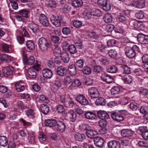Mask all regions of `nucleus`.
I'll return each mask as SVG.
<instances>
[{
	"label": "nucleus",
	"mask_w": 148,
	"mask_h": 148,
	"mask_svg": "<svg viewBox=\"0 0 148 148\" xmlns=\"http://www.w3.org/2000/svg\"><path fill=\"white\" fill-rule=\"evenodd\" d=\"M58 100L60 103L63 104L66 107L68 108H72L75 104V103L72 100L69 99L66 93L60 94Z\"/></svg>",
	"instance_id": "1"
},
{
	"label": "nucleus",
	"mask_w": 148,
	"mask_h": 148,
	"mask_svg": "<svg viewBox=\"0 0 148 148\" xmlns=\"http://www.w3.org/2000/svg\"><path fill=\"white\" fill-rule=\"evenodd\" d=\"M128 112L125 110L114 111L111 114V117L114 120L120 122L124 120V116L127 115Z\"/></svg>",
	"instance_id": "2"
},
{
	"label": "nucleus",
	"mask_w": 148,
	"mask_h": 148,
	"mask_svg": "<svg viewBox=\"0 0 148 148\" xmlns=\"http://www.w3.org/2000/svg\"><path fill=\"white\" fill-rule=\"evenodd\" d=\"M139 47L136 45L133 46L132 47H126L125 49L126 56L130 58H134L136 56V52H139Z\"/></svg>",
	"instance_id": "3"
},
{
	"label": "nucleus",
	"mask_w": 148,
	"mask_h": 148,
	"mask_svg": "<svg viewBox=\"0 0 148 148\" xmlns=\"http://www.w3.org/2000/svg\"><path fill=\"white\" fill-rule=\"evenodd\" d=\"M62 115L67 120H70L72 122L75 121L77 118V115L75 112L72 110H70L63 113Z\"/></svg>",
	"instance_id": "4"
},
{
	"label": "nucleus",
	"mask_w": 148,
	"mask_h": 148,
	"mask_svg": "<svg viewBox=\"0 0 148 148\" xmlns=\"http://www.w3.org/2000/svg\"><path fill=\"white\" fill-rule=\"evenodd\" d=\"M21 53L23 57V60L25 63L29 65L32 64L35 62V60L34 57L33 56L27 57V54L23 51H22Z\"/></svg>",
	"instance_id": "5"
},
{
	"label": "nucleus",
	"mask_w": 148,
	"mask_h": 148,
	"mask_svg": "<svg viewBox=\"0 0 148 148\" xmlns=\"http://www.w3.org/2000/svg\"><path fill=\"white\" fill-rule=\"evenodd\" d=\"M66 129V123L60 121H57L55 130L63 132Z\"/></svg>",
	"instance_id": "6"
},
{
	"label": "nucleus",
	"mask_w": 148,
	"mask_h": 148,
	"mask_svg": "<svg viewBox=\"0 0 148 148\" xmlns=\"http://www.w3.org/2000/svg\"><path fill=\"white\" fill-rule=\"evenodd\" d=\"M97 3L99 5L102 7L103 9L105 11H108L111 9V5L108 3L107 0H98Z\"/></svg>",
	"instance_id": "7"
},
{
	"label": "nucleus",
	"mask_w": 148,
	"mask_h": 148,
	"mask_svg": "<svg viewBox=\"0 0 148 148\" xmlns=\"http://www.w3.org/2000/svg\"><path fill=\"white\" fill-rule=\"evenodd\" d=\"M62 19V16L56 17L53 15L51 17V21L52 24L56 27L60 25L61 21Z\"/></svg>",
	"instance_id": "8"
},
{
	"label": "nucleus",
	"mask_w": 148,
	"mask_h": 148,
	"mask_svg": "<svg viewBox=\"0 0 148 148\" xmlns=\"http://www.w3.org/2000/svg\"><path fill=\"white\" fill-rule=\"evenodd\" d=\"M89 96L91 98H96L98 97L99 94L98 90L94 87L88 89Z\"/></svg>",
	"instance_id": "9"
},
{
	"label": "nucleus",
	"mask_w": 148,
	"mask_h": 148,
	"mask_svg": "<svg viewBox=\"0 0 148 148\" xmlns=\"http://www.w3.org/2000/svg\"><path fill=\"white\" fill-rule=\"evenodd\" d=\"M77 101L80 104L84 106L87 105L88 101L85 96L82 94L78 95L76 97Z\"/></svg>",
	"instance_id": "10"
},
{
	"label": "nucleus",
	"mask_w": 148,
	"mask_h": 148,
	"mask_svg": "<svg viewBox=\"0 0 148 148\" xmlns=\"http://www.w3.org/2000/svg\"><path fill=\"white\" fill-rule=\"evenodd\" d=\"M130 23L133 24L134 27L138 30H143L145 29L144 26L141 22L134 20L131 21Z\"/></svg>",
	"instance_id": "11"
},
{
	"label": "nucleus",
	"mask_w": 148,
	"mask_h": 148,
	"mask_svg": "<svg viewBox=\"0 0 148 148\" xmlns=\"http://www.w3.org/2000/svg\"><path fill=\"white\" fill-rule=\"evenodd\" d=\"M39 20L40 23L44 26L48 27L49 25L50 24L47 18L44 14H40L39 18Z\"/></svg>",
	"instance_id": "12"
},
{
	"label": "nucleus",
	"mask_w": 148,
	"mask_h": 148,
	"mask_svg": "<svg viewBox=\"0 0 148 148\" xmlns=\"http://www.w3.org/2000/svg\"><path fill=\"white\" fill-rule=\"evenodd\" d=\"M137 40L138 42L143 44H148V36L142 34H140L137 36Z\"/></svg>",
	"instance_id": "13"
},
{
	"label": "nucleus",
	"mask_w": 148,
	"mask_h": 148,
	"mask_svg": "<svg viewBox=\"0 0 148 148\" xmlns=\"http://www.w3.org/2000/svg\"><path fill=\"white\" fill-rule=\"evenodd\" d=\"M14 68L12 66H9L5 68L3 70L4 76L5 77H10L14 71Z\"/></svg>",
	"instance_id": "14"
},
{
	"label": "nucleus",
	"mask_w": 148,
	"mask_h": 148,
	"mask_svg": "<svg viewBox=\"0 0 148 148\" xmlns=\"http://www.w3.org/2000/svg\"><path fill=\"white\" fill-rule=\"evenodd\" d=\"M132 5L138 8H143L145 5V0H138L137 1H133L132 2Z\"/></svg>",
	"instance_id": "15"
},
{
	"label": "nucleus",
	"mask_w": 148,
	"mask_h": 148,
	"mask_svg": "<svg viewBox=\"0 0 148 148\" xmlns=\"http://www.w3.org/2000/svg\"><path fill=\"white\" fill-rule=\"evenodd\" d=\"M56 72L58 75L64 76L66 75L67 69L65 67L60 66L57 68Z\"/></svg>",
	"instance_id": "16"
},
{
	"label": "nucleus",
	"mask_w": 148,
	"mask_h": 148,
	"mask_svg": "<svg viewBox=\"0 0 148 148\" xmlns=\"http://www.w3.org/2000/svg\"><path fill=\"white\" fill-rule=\"evenodd\" d=\"M52 47L51 43L47 41L39 48L40 50L44 52H46L51 49Z\"/></svg>",
	"instance_id": "17"
},
{
	"label": "nucleus",
	"mask_w": 148,
	"mask_h": 148,
	"mask_svg": "<svg viewBox=\"0 0 148 148\" xmlns=\"http://www.w3.org/2000/svg\"><path fill=\"white\" fill-rule=\"evenodd\" d=\"M94 142L96 146L101 147L103 146L104 141L103 138L99 137H96L94 138Z\"/></svg>",
	"instance_id": "18"
},
{
	"label": "nucleus",
	"mask_w": 148,
	"mask_h": 148,
	"mask_svg": "<svg viewBox=\"0 0 148 148\" xmlns=\"http://www.w3.org/2000/svg\"><path fill=\"white\" fill-rule=\"evenodd\" d=\"M108 145L109 148H120V145L119 142L116 140H111L108 143Z\"/></svg>",
	"instance_id": "19"
},
{
	"label": "nucleus",
	"mask_w": 148,
	"mask_h": 148,
	"mask_svg": "<svg viewBox=\"0 0 148 148\" xmlns=\"http://www.w3.org/2000/svg\"><path fill=\"white\" fill-rule=\"evenodd\" d=\"M57 122V121L55 119H48L45 120L44 123L46 126L54 127L55 129Z\"/></svg>",
	"instance_id": "20"
},
{
	"label": "nucleus",
	"mask_w": 148,
	"mask_h": 148,
	"mask_svg": "<svg viewBox=\"0 0 148 148\" xmlns=\"http://www.w3.org/2000/svg\"><path fill=\"white\" fill-rule=\"evenodd\" d=\"M43 77L49 79L51 77L53 73L51 70L47 69H44L42 71Z\"/></svg>",
	"instance_id": "21"
},
{
	"label": "nucleus",
	"mask_w": 148,
	"mask_h": 148,
	"mask_svg": "<svg viewBox=\"0 0 148 148\" xmlns=\"http://www.w3.org/2000/svg\"><path fill=\"white\" fill-rule=\"evenodd\" d=\"M98 134L97 131L95 130L91 129V128L86 132L87 136L90 138H95V136Z\"/></svg>",
	"instance_id": "22"
},
{
	"label": "nucleus",
	"mask_w": 148,
	"mask_h": 148,
	"mask_svg": "<svg viewBox=\"0 0 148 148\" xmlns=\"http://www.w3.org/2000/svg\"><path fill=\"white\" fill-rule=\"evenodd\" d=\"M97 114L98 117L101 119H107L109 118L108 114L104 111H98L97 112Z\"/></svg>",
	"instance_id": "23"
},
{
	"label": "nucleus",
	"mask_w": 148,
	"mask_h": 148,
	"mask_svg": "<svg viewBox=\"0 0 148 148\" xmlns=\"http://www.w3.org/2000/svg\"><path fill=\"white\" fill-rule=\"evenodd\" d=\"M121 133L122 136L123 137H129L132 136L133 132L129 129H125L121 131Z\"/></svg>",
	"instance_id": "24"
},
{
	"label": "nucleus",
	"mask_w": 148,
	"mask_h": 148,
	"mask_svg": "<svg viewBox=\"0 0 148 148\" xmlns=\"http://www.w3.org/2000/svg\"><path fill=\"white\" fill-rule=\"evenodd\" d=\"M84 115L86 119L91 120L95 119L97 118L96 115L93 112L90 111L87 112Z\"/></svg>",
	"instance_id": "25"
},
{
	"label": "nucleus",
	"mask_w": 148,
	"mask_h": 148,
	"mask_svg": "<svg viewBox=\"0 0 148 148\" xmlns=\"http://www.w3.org/2000/svg\"><path fill=\"white\" fill-rule=\"evenodd\" d=\"M101 78L103 81L107 83H111L113 80V78L111 76L106 73L102 75Z\"/></svg>",
	"instance_id": "26"
},
{
	"label": "nucleus",
	"mask_w": 148,
	"mask_h": 148,
	"mask_svg": "<svg viewBox=\"0 0 148 148\" xmlns=\"http://www.w3.org/2000/svg\"><path fill=\"white\" fill-rule=\"evenodd\" d=\"M40 110L44 114H47L50 112V109L48 106L45 104H41L40 106Z\"/></svg>",
	"instance_id": "27"
},
{
	"label": "nucleus",
	"mask_w": 148,
	"mask_h": 148,
	"mask_svg": "<svg viewBox=\"0 0 148 148\" xmlns=\"http://www.w3.org/2000/svg\"><path fill=\"white\" fill-rule=\"evenodd\" d=\"M28 29L30 32L32 31L33 33H36L38 30V27L34 23H31L29 25Z\"/></svg>",
	"instance_id": "28"
},
{
	"label": "nucleus",
	"mask_w": 148,
	"mask_h": 148,
	"mask_svg": "<svg viewBox=\"0 0 148 148\" xmlns=\"http://www.w3.org/2000/svg\"><path fill=\"white\" fill-rule=\"evenodd\" d=\"M15 87L16 90L19 92L23 91L25 88L23 84L20 82H17L16 83Z\"/></svg>",
	"instance_id": "29"
},
{
	"label": "nucleus",
	"mask_w": 148,
	"mask_h": 148,
	"mask_svg": "<svg viewBox=\"0 0 148 148\" xmlns=\"http://www.w3.org/2000/svg\"><path fill=\"white\" fill-rule=\"evenodd\" d=\"M8 144V139L4 136H0V145L6 147Z\"/></svg>",
	"instance_id": "30"
},
{
	"label": "nucleus",
	"mask_w": 148,
	"mask_h": 148,
	"mask_svg": "<svg viewBox=\"0 0 148 148\" xmlns=\"http://www.w3.org/2000/svg\"><path fill=\"white\" fill-rule=\"evenodd\" d=\"M27 75L31 78H35L36 77V73L32 69H28L27 73Z\"/></svg>",
	"instance_id": "31"
},
{
	"label": "nucleus",
	"mask_w": 148,
	"mask_h": 148,
	"mask_svg": "<svg viewBox=\"0 0 148 148\" xmlns=\"http://www.w3.org/2000/svg\"><path fill=\"white\" fill-rule=\"evenodd\" d=\"M103 19L104 21L106 23H110L112 21V17L110 14L107 13L105 14Z\"/></svg>",
	"instance_id": "32"
},
{
	"label": "nucleus",
	"mask_w": 148,
	"mask_h": 148,
	"mask_svg": "<svg viewBox=\"0 0 148 148\" xmlns=\"http://www.w3.org/2000/svg\"><path fill=\"white\" fill-rule=\"evenodd\" d=\"M61 59L65 63H67L69 61V57L68 53L65 51L63 52L61 55Z\"/></svg>",
	"instance_id": "33"
},
{
	"label": "nucleus",
	"mask_w": 148,
	"mask_h": 148,
	"mask_svg": "<svg viewBox=\"0 0 148 148\" xmlns=\"http://www.w3.org/2000/svg\"><path fill=\"white\" fill-rule=\"evenodd\" d=\"M75 138L77 140L82 141L86 138V136L84 134L77 133L75 135Z\"/></svg>",
	"instance_id": "34"
},
{
	"label": "nucleus",
	"mask_w": 148,
	"mask_h": 148,
	"mask_svg": "<svg viewBox=\"0 0 148 148\" xmlns=\"http://www.w3.org/2000/svg\"><path fill=\"white\" fill-rule=\"evenodd\" d=\"M111 92L112 95H117L121 92V88L118 86H114L111 89Z\"/></svg>",
	"instance_id": "35"
},
{
	"label": "nucleus",
	"mask_w": 148,
	"mask_h": 148,
	"mask_svg": "<svg viewBox=\"0 0 148 148\" xmlns=\"http://www.w3.org/2000/svg\"><path fill=\"white\" fill-rule=\"evenodd\" d=\"M76 67L75 65L72 64L69 66L68 70L70 75H75L76 73Z\"/></svg>",
	"instance_id": "36"
},
{
	"label": "nucleus",
	"mask_w": 148,
	"mask_h": 148,
	"mask_svg": "<svg viewBox=\"0 0 148 148\" xmlns=\"http://www.w3.org/2000/svg\"><path fill=\"white\" fill-rule=\"evenodd\" d=\"M106 102L105 99L100 97L96 100L95 104L97 105L104 106L106 104Z\"/></svg>",
	"instance_id": "37"
},
{
	"label": "nucleus",
	"mask_w": 148,
	"mask_h": 148,
	"mask_svg": "<svg viewBox=\"0 0 148 148\" xmlns=\"http://www.w3.org/2000/svg\"><path fill=\"white\" fill-rule=\"evenodd\" d=\"M67 50L69 51L71 54H73L76 53L77 50L75 46L73 45H71L69 46L67 48Z\"/></svg>",
	"instance_id": "38"
},
{
	"label": "nucleus",
	"mask_w": 148,
	"mask_h": 148,
	"mask_svg": "<svg viewBox=\"0 0 148 148\" xmlns=\"http://www.w3.org/2000/svg\"><path fill=\"white\" fill-rule=\"evenodd\" d=\"M29 11L27 10L24 9L20 10L18 12V14L21 15L23 17L26 18L29 17Z\"/></svg>",
	"instance_id": "39"
},
{
	"label": "nucleus",
	"mask_w": 148,
	"mask_h": 148,
	"mask_svg": "<svg viewBox=\"0 0 148 148\" xmlns=\"http://www.w3.org/2000/svg\"><path fill=\"white\" fill-rule=\"evenodd\" d=\"M26 45L27 49L30 50H34L35 49L34 44L32 40L27 41L26 42Z\"/></svg>",
	"instance_id": "40"
},
{
	"label": "nucleus",
	"mask_w": 148,
	"mask_h": 148,
	"mask_svg": "<svg viewBox=\"0 0 148 148\" xmlns=\"http://www.w3.org/2000/svg\"><path fill=\"white\" fill-rule=\"evenodd\" d=\"M26 114L27 117L30 119H33L35 117V113L34 111L32 109L28 110L26 112Z\"/></svg>",
	"instance_id": "41"
},
{
	"label": "nucleus",
	"mask_w": 148,
	"mask_h": 148,
	"mask_svg": "<svg viewBox=\"0 0 148 148\" xmlns=\"http://www.w3.org/2000/svg\"><path fill=\"white\" fill-rule=\"evenodd\" d=\"M83 3L82 0H75L72 1V5L75 7H79L82 5Z\"/></svg>",
	"instance_id": "42"
},
{
	"label": "nucleus",
	"mask_w": 148,
	"mask_h": 148,
	"mask_svg": "<svg viewBox=\"0 0 148 148\" xmlns=\"http://www.w3.org/2000/svg\"><path fill=\"white\" fill-rule=\"evenodd\" d=\"M0 57H1V61H4L5 62L10 60L11 58L10 56H8L5 54H0Z\"/></svg>",
	"instance_id": "43"
},
{
	"label": "nucleus",
	"mask_w": 148,
	"mask_h": 148,
	"mask_svg": "<svg viewBox=\"0 0 148 148\" xmlns=\"http://www.w3.org/2000/svg\"><path fill=\"white\" fill-rule=\"evenodd\" d=\"M123 80L125 83L130 84L132 82V79L131 76L128 75H126Z\"/></svg>",
	"instance_id": "44"
},
{
	"label": "nucleus",
	"mask_w": 148,
	"mask_h": 148,
	"mask_svg": "<svg viewBox=\"0 0 148 148\" xmlns=\"http://www.w3.org/2000/svg\"><path fill=\"white\" fill-rule=\"evenodd\" d=\"M117 70L116 67L114 65H112L108 67L107 69V71L110 73H114L117 71Z\"/></svg>",
	"instance_id": "45"
},
{
	"label": "nucleus",
	"mask_w": 148,
	"mask_h": 148,
	"mask_svg": "<svg viewBox=\"0 0 148 148\" xmlns=\"http://www.w3.org/2000/svg\"><path fill=\"white\" fill-rule=\"evenodd\" d=\"M82 72L84 74L86 75H89L90 74L91 72L90 68L87 66H84L82 69Z\"/></svg>",
	"instance_id": "46"
},
{
	"label": "nucleus",
	"mask_w": 148,
	"mask_h": 148,
	"mask_svg": "<svg viewBox=\"0 0 148 148\" xmlns=\"http://www.w3.org/2000/svg\"><path fill=\"white\" fill-rule=\"evenodd\" d=\"M135 16L138 19H143L144 17V12L142 11H138L136 13Z\"/></svg>",
	"instance_id": "47"
},
{
	"label": "nucleus",
	"mask_w": 148,
	"mask_h": 148,
	"mask_svg": "<svg viewBox=\"0 0 148 148\" xmlns=\"http://www.w3.org/2000/svg\"><path fill=\"white\" fill-rule=\"evenodd\" d=\"M109 56L113 58H116L117 56V52L114 50L111 49L108 51Z\"/></svg>",
	"instance_id": "48"
},
{
	"label": "nucleus",
	"mask_w": 148,
	"mask_h": 148,
	"mask_svg": "<svg viewBox=\"0 0 148 148\" xmlns=\"http://www.w3.org/2000/svg\"><path fill=\"white\" fill-rule=\"evenodd\" d=\"M47 41V40L45 38L43 37L39 39L38 42L39 47H40Z\"/></svg>",
	"instance_id": "49"
},
{
	"label": "nucleus",
	"mask_w": 148,
	"mask_h": 148,
	"mask_svg": "<svg viewBox=\"0 0 148 148\" xmlns=\"http://www.w3.org/2000/svg\"><path fill=\"white\" fill-rule=\"evenodd\" d=\"M127 17L124 13H120L118 18L119 21L121 22H124L126 20Z\"/></svg>",
	"instance_id": "50"
},
{
	"label": "nucleus",
	"mask_w": 148,
	"mask_h": 148,
	"mask_svg": "<svg viewBox=\"0 0 148 148\" xmlns=\"http://www.w3.org/2000/svg\"><path fill=\"white\" fill-rule=\"evenodd\" d=\"M92 12L94 16H100L102 14V12L99 9H95Z\"/></svg>",
	"instance_id": "51"
},
{
	"label": "nucleus",
	"mask_w": 148,
	"mask_h": 148,
	"mask_svg": "<svg viewBox=\"0 0 148 148\" xmlns=\"http://www.w3.org/2000/svg\"><path fill=\"white\" fill-rule=\"evenodd\" d=\"M121 68L124 70V72L126 74H129L131 72V68L129 66L125 65L121 66Z\"/></svg>",
	"instance_id": "52"
},
{
	"label": "nucleus",
	"mask_w": 148,
	"mask_h": 148,
	"mask_svg": "<svg viewBox=\"0 0 148 148\" xmlns=\"http://www.w3.org/2000/svg\"><path fill=\"white\" fill-rule=\"evenodd\" d=\"M29 136L28 137L29 142L32 144H34L35 143V137L34 134L32 133L29 134Z\"/></svg>",
	"instance_id": "53"
},
{
	"label": "nucleus",
	"mask_w": 148,
	"mask_h": 148,
	"mask_svg": "<svg viewBox=\"0 0 148 148\" xmlns=\"http://www.w3.org/2000/svg\"><path fill=\"white\" fill-rule=\"evenodd\" d=\"M138 104L135 102H132L129 105L130 108L132 110H137L138 108Z\"/></svg>",
	"instance_id": "54"
},
{
	"label": "nucleus",
	"mask_w": 148,
	"mask_h": 148,
	"mask_svg": "<svg viewBox=\"0 0 148 148\" xmlns=\"http://www.w3.org/2000/svg\"><path fill=\"white\" fill-rule=\"evenodd\" d=\"M79 127L81 130L82 131L88 130L90 128H91L88 125L82 124L79 126Z\"/></svg>",
	"instance_id": "55"
},
{
	"label": "nucleus",
	"mask_w": 148,
	"mask_h": 148,
	"mask_svg": "<svg viewBox=\"0 0 148 148\" xmlns=\"http://www.w3.org/2000/svg\"><path fill=\"white\" fill-rule=\"evenodd\" d=\"M62 31L64 35H68L71 33V30L70 28L66 27L63 28Z\"/></svg>",
	"instance_id": "56"
},
{
	"label": "nucleus",
	"mask_w": 148,
	"mask_h": 148,
	"mask_svg": "<svg viewBox=\"0 0 148 148\" xmlns=\"http://www.w3.org/2000/svg\"><path fill=\"white\" fill-rule=\"evenodd\" d=\"M106 119H101L99 121V126L102 127H104L107 124V121Z\"/></svg>",
	"instance_id": "57"
},
{
	"label": "nucleus",
	"mask_w": 148,
	"mask_h": 148,
	"mask_svg": "<svg viewBox=\"0 0 148 148\" xmlns=\"http://www.w3.org/2000/svg\"><path fill=\"white\" fill-rule=\"evenodd\" d=\"M56 109L58 113H62V114L65 112L64 111V108L63 106L59 104L57 105Z\"/></svg>",
	"instance_id": "58"
},
{
	"label": "nucleus",
	"mask_w": 148,
	"mask_h": 148,
	"mask_svg": "<svg viewBox=\"0 0 148 148\" xmlns=\"http://www.w3.org/2000/svg\"><path fill=\"white\" fill-rule=\"evenodd\" d=\"M140 112L142 114H145L148 112V107L146 106H143L140 108Z\"/></svg>",
	"instance_id": "59"
},
{
	"label": "nucleus",
	"mask_w": 148,
	"mask_h": 148,
	"mask_svg": "<svg viewBox=\"0 0 148 148\" xmlns=\"http://www.w3.org/2000/svg\"><path fill=\"white\" fill-rule=\"evenodd\" d=\"M73 25L76 28H79L82 26V23L79 21H75L73 23Z\"/></svg>",
	"instance_id": "60"
},
{
	"label": "nucleus",
	"mask_w": 148,
	"mask_h": 148,
	"mask_svg": "<svg viewBox=\"0 0 148 148\" xmlns=\"http://www.w3.org/2000/svg\"><path fill=\"white\" fill-rule=\"evenodd\" d=\"M103 70V68L99 66H95L94 68V72L97 73H99L101 72Z\"/></svg>",
	"instance_id": "61"
},
{
	"label": "nucleus",
	"mask_w": 148,
	"mask_h": 148,
	"mask_svg": "<svg viewBox=\"0 0 148 148\" xmlns=\"http://www.w3.org/2000/svg\"><path fill=\"white\" fill-rule=\"evenodd\" d=\"M84 64V61L82 60H78L76 62V65L79 68H82L83 67Z\"/></svg>",
	"instance_id": "62"
},
{
	"label": "nucleus",
	"mask_w": 148,
	"mask_h": 148,
	"mask_svg": "<svg viewBox=\"0 0 148 148\" xmlns=\"http://www.w3.org/2000/svg\"><path fill=\"white\" fill-rule=\"evenodd\" d=\"M114 26L111 24H109L106 27V30L108 32H111L114 29Z\"/></svg>",
	"instance_id": "63"
},
{
	"label": "nucleus",
	"mask_w": 148,
	"mask_h": 148,
	"mask_svg": "<svg viewBox=\"0 0 148 148\" xmlns=\"http://www.w3.org/2000/svg\"><path fill=\"white\" fill-rule=\"evenodd\" d=\"M116 44V42L114 39L109 40L107 42V45L110 47H113Z\"/></svg>",
	"instance_id": "64"
}]
</instances>
